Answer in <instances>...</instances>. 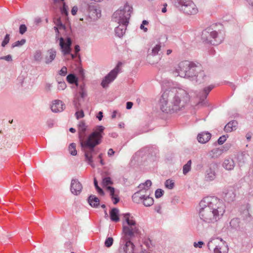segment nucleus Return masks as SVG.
<instances>
[{
  "label": "nucleus",
  "mask_w": 253,
  "mask_h": 253,
  "mask_svg": "<svg viewBox=\"0 0 253 253\" xmlns=\"http://www.w3.org/2000/svg\"><path fill=\"white\" fill-rule=\"evenodd\" d=\"M54 121L52 119H49L46 122V124L49 128H51L53 126Z\"/></svg>",
  "instance_id": "obj_60"
},
{
  "label": "nucleus",
  "mask_w": 253,
  "mask_h": 253,
  "mask_svg": "<svg viewBox=\"0 0 253 253\" xmlns=\"http://www.w3.org/2000/svg\"><path fill=\"white\" fill-rule=\"evenodd\" d=\"M53 21L54 24L56 25V26L53 28L55 32L59 31V30H66V26L62 23L60 17H54Z\"/></svg>",
  "instance_id": "obj_23"
},
{
  "label": "nucleus",
  "mask_w": 253,
  "mask_h": 253,
  "mask_svg": "<svg viewBox=\"0 0 253 253\" xmlns=\"http://www.w3.org/2000/svg\"><path fill=\"white\" fill-rule=\"evenodd\" d=\"M215 30L211 27L208 28L202 32V39L207 42L213 45H218L221 43L225 36L223 26L221 24H215Z\"/></svg>",
  "instance_id": "obj_4"
},
{
  "label": "nucleus",
  "mask_w": 253,
  "mask_h": 253,
  "mask_svg": "<svg viewBox=\"0 0 253 253\" xmlns=\"http://www.w3.org/2000/svg\"><path fill=\"white\" fill-rule=\"evenodd\" d=\"M224 147H221V148H218L213 149L211 150V152L212 153V157H218L221 155L224 152V151H226L228 150V148L227 147L226 149H224Z\"/></svg>",
  "instance_id": "obj_33"
},
{
  "label": "nucleus",
  "mask_w": 253,
  "mask_h": 253,
  "mask_svg": "<svg viewBox=\"0 0 253 253\" xmlns=\"http://www.w3.org/2000/svg\"><path fill=\"white\" fill-rule=\"evenodd\" d=\"M119 72V68L116 67L112 70L102 81L101 85L103 88L108 87V84L112 82L117 77Z\"/></svg>",
  "instance_id": "obj_9"
},
{
  "label": "nucleus",
  "mask_w": 253,
  "mask_h": 253,
  "mask_svg": "<svg viewBox=\"0 0 253 253\" xmlns=\"http://www.w3.org/2000/svg\"><path fill=\"white\" fill-rule=\"evenodd\" d=\"M216 168V166L215 164H211L206 170L205 179L207 181H211L215 179L216 176V173L215 171Z\"/></svg>",
  "instance_id": "obj_13"
},
{
  "label": "nucleus",
  "mask_w": 253,
  "mask_h": 253,
  "mask_svg": "<svg viewBox=\"0 0 253 253\" xmlns=\"http://www.w3.org/2000/svg\"><path fill=\"white\" fill-rule=\"evenodd\" d=\"M80 20L81 21H84V22L87 25H90L93 24V23L97 20V18L95 17H94L93 18H92V17H84V18H80Z\"/></svg>",
  "instance_id": "obj_37"
},
{
  "label": "nucleus",
  "mask_w": 253,
  "mask_h": 253,
  "mask_svg": "<svg viewBox=\"0 0 253 253\" xmlns=\"http://www.w3.org/2000/svg\"><path fill=\"white\" fill-rule=\"evenodd\" d=\"M81 99L79 98V96L77 94H76L74 99L73 100V105L76 111L81 110Z\"/></svg>",
  "instance_id": "obj_36"
},
{
  "label": "nucleus",
  "mask_w": 253,
  "mask_h": 253,
  "mask_svg": "<svg viewBox=\"0 0 253 253\" xmlns=\"http://www.w3.org/2000/svg\"><path fill=\"white\" fill-rule=\"evenodd\" d=\"M56 51L55 49L51 48L48 49L44 56V62L46 64H50L55 58Z\"/></svg>",
  "instance_id": "obj_17"
},
{
  "label": "nucleus",
  "mask_w": 253,
  "mask_h": 253,
  "mask_svg": "<svg viewBox=\"0 0 253 253\" xmlns=\"http://www.w3.org/2000/svg\"><path fill=\"white\" fill-rule=\"evenodd\" d=\"M34 58L35 61L40 62L42 59V53L40 50H36L34 54Z\"/></svg>",
  "instance_id": "obj_41"
},
{
  "label": "nucleus",
  "mask_w": 253,
  "mask_h": 253,
  "mask_svg": "<svg viewBox=\"0 0 253 253\" xmlns=\"http://www.w3.org/2000/svg\"><path fill=\"white\" fill-rule=\"evenodd\" d=\"M107 190L110 192V195L113 201V204H117L120 201L119 191H116L114 187L111 186L107 187Z\"/></svg>",
  "instance_id": "obj_19"
},
{
  "label": "nucleus",
  "mask_w": 253,
  "mask_h": 253,
  "mask_svg": "<svg viewBox=\"0 0 253 253\" xmlns=\"http://www.w3.org/2000/svg\"><path fill=\"white\" fill-rule=\"evenodd\" d=\"M178 2V3L181 5V6H183L185 4L188 2L191 4V6L193 7L194 6V3L193 2L192 0H177Z\"/></svg>",
  "instance_id": "obj_46"
},
{
  "label": "nucleus",
  "mask_w": 253,
  "mask_h": 253,
  "mask_svg": "<svg viewBox=\"0 0 253 253\" xmlns=\"http://www.w3.org/2000/svg\"><path fill=\"white\" fill-rule=\"evenodd\" d=\"M211 136V135L210 132H202L198 135L197 140L199 142L204 144L210 140Z\"/></svg>",
  "instance_id": "obj_20"
},
{
  "label": "nucleus",
  "mask_w": 253,
  "mask_h": 253,
  "mask_svg": "<svg viewBox=\"0 0 253 253\" xmlns=\"http://www.w3.org/2000/svg\"><path fill=\"white\" fill-rule=\"evenodd\" d=\"M235 166V163L234 160L230 158L225 159L223 164V167L228 170H232Z\"/></svg>",
  "instance_id": "obj_25"
},
{
  "label": "nucleus",
  "mask_w": 253,
  "mask_h": 253,
  "mask_svg": "<svg viewBox=\"0 0 253 253\" xmlns=\"http://www.w3.org/2000/svg\"><path fill=\"white\" fill-rule=\"evenodd\" d=\"M25 39H22L21 41H18L12 43L11 45V48H13L15 47H20L24 45L26 43Z\"/></svg>",
  "instance_id": "obj_44"
},
{
  "label": "nucleus",
  "mask_w": 253,
  "mask_h": 253,
  "mask_svg": "<svg viewBox=\"0 0 253 253\" xmlns=\"http://www.w3.org/2000/svg\"><path fill=\"white\" fill-rule=\"evenodd\" d=\"M203 245H204V242L202 241H199L198 243H196V242L194 243V246L195 248H201Z\"/></svg>",
  "instance_id": "obj_61"
},
{
  "label": "nucleus",
  "mask_w": 253,
  "mask_h": 253,
  "mask_svg": "<svg viewBox=\"0 0 253 253\" xmlns=\"http://www.w3.org/2000/svg\"><path fill=\"white\" fill-rule=\"evenodd\" d=\"M249 155L246 153H241L237 156L238 164L240 167L243 166L247 162Z\"/></svg>",
  "instance_id": "obj_22"
},
{
  "label": "nucleus",
  "mask_w": 253,
  "mask_h": 253,
  "mask_svg": "<svg viewBox=\"0 0 253 253\" xmlns=\"http://www.w3.org/2000/svg\"><path fill=\"white\" fill-rule=\"evenodd\" d=\"M142 202L145 207H150L153 204L154 200L152 198L149 197V195L145 194V197L143 199Z\"/></svg>",
  "instance_id": "obj_32"
},
{
  "label": "nucleus",
  "mask_w": 253,
  "mask_h": 253,
  "mask_svg": "<svg viewBox=\"0 0 253 253\" xmlns=\"http://www.w3.org/2000/svg\"><path fill=\"white\" fill-rule=\"evenodd\" d=\"M144 191L140 189L139 191L135 193L132 196V201L136 203H139L145 197Z\"/></svg>",
  "instance_id": "obj_21"
},
{
  "label": "nucleus",
  "mask_w": 253,
  "mask_h": 253,
  "mask_svg": "<svg viewBox=\"0 0 253 253\" xmlns=\"http://www.w3.org/2000/svg\"><path fill=\"white\" fill-rule=\"evenodd\" d=\"M251 214L249 213V210H246L243 211L242 213V217L246 220H249L251 218Z\"/></svg>",
  "instance_id": "obj_49"
},
{
  "label": "nucleus",
  "mask_w": 253,
  "mask_h": 253,
  "mask_svg": "<svg viewBox=\"0 0 253 253\" xmlns=\"http://www.w3.org/2000/svg\"><path fill=\"white\" fill-rule=\"evenodd\" d=\"M189 100L188 93L182 88L167 89L160 100L161 110L166 113L177 112L184 109Z\"/></svg>",
  "instance_id": "obj_3"
},
{
  "label": "nucleus",
  "mask_w": 253,
  "mask_h": 253,
  "mask_svg": "<svg viewBox=\"0 0 253 253\" xmlns=\"http://www.w3.org/2000/svg\"><path fill=\"white\" fill-rule=\"evenodd\" d=\"M103 112L102 111H99L96 116V118L99 120L101 121L103 118Z\"/></svg>",
  "instance_id": "obj_63"
},
{
  "label": "nucleus",
  "mask_w": 253,
  "mask_h": 253,
  "mask_svg": "<svg viewBox=\"0 0 253 253\" xmlns=\"http://www.w3.org/2000/svg\"><path fill=\"white\" fill-rule=\"evenodd\" d=\"M225 208L222 200L217 197H206L199 203V216L206 223H214L222 217Z\"/></svg>",
  "instance_id": "obj_2"
},
{
  "label": "nucleus",
  "mask_w": 253,
  "mask_h": 253,
  "mask_svg": "<svg viewBox=\"0 0 253 253\" xmlns=\"http://www.w3.org/2000/svg\"><path fill=\"white\" fill-rule=\"evenodd\" d=\"M223 194L224 200L228 203L234 201L235 199L236 194L233 188L225 190Z\"/></svg>",
  "instance_id": "obj_16"
},
{
  "label": "nucleus",
  "mask_w": 253,
  "mask_h": 253,
  "mask_svg": "<svg viewBox=\"0 0 253 253\" xmlns=\"http://www.w3.org/2000/svg\"><path fill=\"white\" fill-rule=\"evenodd\" d=\"M253 134L251 132H248L246 135V137L248 141L251 140Z\"/></svg>",
  "instance_id": "obj_64"
},
{
  "label": "nucleus",
  "mask_w": 253,
  "mask_h": 253,
  "mask_svg": "<svg viewBox=\"0 0 253 253\" xmlns=\"http://www.w3.org/2000/svg\"><path fill=\"white\" fill-rule=\"evenodd\" d=\"M134 247L133 243L130 240H128L126 242L123 249L126 253H133Z\"/></svg>",
  "instance_id": "obj_29"
},
{
  "label": "nucleus",
  "mask_w": 253,
  "mask_h": 253,
  "mask_svg": "<svg viewBox=\"0 0 253 253\" xmlns=\"http://www.w3.org/2000/svg\"><path fill=\"white\" fill-rule=\"evenodd\" d=\"M0 60H5L8 62H10L12 60V58L11 55L9 54L5 56L0 57Z\"/></svg>",
  "instance_id": "obj_58"
},
{
  "label": "nucleus",
  "mask_w": 253,
  "mask_h": 253,
  "mask_svg": "<svg viewBox=\"0 0 253 253\" xmlns=\"http://www.w3.org/2000/svg\"><path fill=\"white\" fill-rule=\"evenodd\" d=\"M240 220L238 218H233L230 222V226L234 229L237 230L240 228Z\"/></svg>",
  "instance_id": "obj_34"
},
{
  "label": "nucleus",
  "mask_w": 253,
  "mask_h": 253,
  "mask_svg": "<svg viewBox=\"0 0 253 253\" xmlns=\"http://www.w3.org/2000/svg\"><path fill=\"white\" fill-rule=\"evenodd\" d=\"M59 31L56 32V39L59 40V45L63 55L70 54L71 51L72 40L70 37H67L66 40L63 37L59 38Z\"/></svg>",
  "instance_id": "obj_7"
},
{
  "label": "nucleus",
  "mask_w": 253,
  "mask_h": 253,
  "mask_svg": "<svg viewBox=\"0 0 253 253\" xmlns=\"http://www.w3.org/2000/svg\"><path fill=\"white\" fill-rule=\"evenodd\" d=\"M228 250L227 246L224 244L222 246H216L213 249L214 253H227Z\"/></svg>",
  "instance_id": "obj_30"
},
{
  "label": "nucleus",
  "mask_w": 253,
  "mask_h": 253,
  "mask_svg": "<svg viewBox=\"0 0 253 253\" xmlns=\"http://www.w3.org/2000/svg\"><path fill=\"white\" fill-rule=\"evenodd\" d=\"M83 189L82 184L77 179H73L71 181L70 190L75 195H79Z\"/></svg>",
  "instance_id": "obj_11"
},
{
  "label": "nucleus",
  "mask_w": 253,
  "mask_h": 253,
  "mask_svg": "<svg viewBox=\"0 0 253 253\" xmlns=\"http://www.w3.org/2000/svg\"><path fill=\"white\" fill-rule=\"evenodd\" d=\"M207 78V77L205 75L204 72L201 69L194 78V80H195L196 83L200 84L203 83Z\"/></svg>",
  "instance_id": "obj_24"
},
{
  "label": "nucleus",
  "mask_w": 253,
  "mask_h": 253,
  "mask_svg": "<svg viewBox=\"0 0 253 253\" xmlns=\"http://www.w3.org/2000/svg\"><path fill=\"white\" fill-rule=\"evenodd\" d=\"M86 128L87 126L84 122H80L78 125L80 144L82 150L84 153L85 161L92 168H94L95 165L93 163L92 156L98 152L95 146L101 143L105 128L102 126H96L87 138L84 139V137Z\"/></svg>",
  "instance_id": "obj_1"
},
{
  "label": "nucleus",
  "mask_w": 253,
  "mask_h": 253,
  "mask_svg": "<svg viewBox=\"0 0 253 253\" xmlns=\"http://www.w3.org/2000/svg\"><path fill=\"white\" fill-rule=\"evenodd\" d=\"M113 184V182L110 177H105L103 178L102 185L103 187L107 188V187L109 186V185H112Z\"/></svg>",
  "instance_id": "obj_39"
},
{
  "label": "nucleus",
  "mask_w": 253,
  "mask_h": 253,
  "mask_svg": "<svg viewBox=\"0 0 253 253\" xmlns=\"http://www.w3.org/2000/svg\"><path fill=\"white\" fill-rule=\"evenodd\" d=\"M201 68V67L200 65H196V64L191 62V65L189 66V69H188V75H187L186 78L190 79L193 81L194 78L196 76L198 72L200 71Z\"/></svg>",
  "instance_id": "obj_14"
},
{
  "label": "nucleus",
  "mask_w": 253,
  "mask_h": 253,
  "mask_svg": "<svg viewBox=\"0 0 253 253\" xmlns=\"http://www.w3.org/2000/svg\"><path fill=\"white\" fill-rule=\"evenodd\" d=\"M129 20V17H114V20L119 24V26L115 29V34L119 38L123 36L126 32Z\"/></svg>",
  "instance_id": "obj_6"
},
{
  "label": "nucleus",
  "mask_w": 253,
  "mask_h": 253,
  "mask_svg": "<svg viewBox=\"0 0 253 253\" xmlns=\"http://www.w3.org/2000/svg\"><path fill=\"white\" fill-rule=\"evenodd\" d=\"M10 40V35L9 34H6L3 40L1 42V46L5 47L6 44H8Z\"/></svg>",
  "instance_id": "obj_50"
},
{
  "label": "nucleus",
  "mask_w": 253,
  "mask_h": 253,
  "mask_svg": "<svg viewBox=\"0 0 253 253\" xmlns=\"http://www.w3.org/2000/svg\"><path fill=\"white\" fill-rule=\"evenodd\" d=\"M191 65V62L188 61H183L180 62L177 67L173 72L174 76H180L182 78H186L188 75V69L189 66Z\"/></svg>",
  "instance_id": "obj_8"
},
{
  "label": "nucleus",
  "mask_w": 253,
  "mask_h": 253,
  "mask_svg": "<svg viewBox=\"0 0 253 253\" xmlns=\"http://www.w3.org/2000/svg\"><path fill=\"white\" fill-rule=\"evenodd\" d=\"M62 12L63 14H65L66 16H68V7L67 5L65 4V3L63 4V5Z\"/></svg>",
  "instance_id": "obj_59"
},
{
  "label": "nucleus",
  "mask_w": 253,
  "mask_h": 253,
  "mask_svg": "<svg viewBox=\"0 0 253 253\" xmlns=\"http://www.w3.org/2000/svg\"><path fill=\"white\" fill-rule=\"evenodd\" d=\"M132 13V7L128 4H125L123 7H121L116 10L114 14L116 16H130Z\"/></svg>",
  "instance_id": "obj_12"
},
{
  "label": "nucleus",
  "mask_w": 253,
  "mask_h": 253,
  "mask_svg": "<svg viewBox=\"0 0 253 253\" xmlns=\"http://www.w3.org/2000/svg\"><path fill=\"white\" fill-rule=\"evenodd\" d=\"M152 182L151 180H147L144 183L140 184L138 186L139 188L140 189H143L144 191V192H147L149 188L151 186Z\"/></svg>",
  "instance_id": "obj_35"
},
{
  "label": "nucleus",
  "mask_w": 253,
  "mask_h": 253,
  "mask_svg": "<svg viewBox=\"0 0 253 253\" xmlns=\"http://www.w3.org/2000/svg\"><path fill=\"white\" fill-rule=\"evenodd\" d=\"M66 87V84L64 82H58V89L59 90H64Z\"/></svg>",
  "instance_id": "obj_53"
},
{
  "label": "nucleus",
  "mask_w": 253,
  "mask_h": 253,
  "mask_svg": "<svg viewBox=\"0 0 253 253\" xmlns=\"http://www.w3.org/2000/svg\"><path fill=\"white\" fill-rule=\"evenodd\" d=\"M218 239H214L211 241H210L208 244V247L209 250H211V248H212L213 247V245L215 244L216 242L217 241Z\"/></svg>",
  "instance_id": "obj_57"
},
{
  "label": "nucleus",
  "mask_w": 253,
  "mask_h": 253,
  "mask_svg": "<svg viewBox=\"0 0 253 253\" xmlns=\"http://www.w3.org/2000/svg\"><path fill=\"white\" fill-rule=\"evenodd\" d=\"M119 210L117 208H113L110 212V215L111 220L114 222H118L120 220L119 217Z\"/></svg>",
  "instance_id": "obj_28"
},
{
  "label": "nucleus",
  "mask_w": 253,
  "mask_h": 253,
  "mask_svg": "<svg viewBox=\"0 0 253 253\" xmlns=\"http://www.w3.org/2000/svg\"><path fill=\"white\" fill-rule=\"evenodd\" d=\"M227 137L226 135H223L220 136L217 140V142L219 145L222 144L226 140Z\"/></svg>",
  "instance_id": "obj_55"
},
{
  "label": "nucleus",
  "mask_w": 253,
  "mask_h": 253,
  "mask_svg": "<svg viewBox=\"0 0 253 253\" xmlns=\"http://www.w3.org/2000/svg\"><path fill=\"white\" fill-rule=\"evenodd\" d=\"M238 125V122L233 120L229 122L225 126L224 130L226 132H230L236 130Z\"/></svg>",
  "instance_id": "obj_26"
},
{
  "label": "nucleus",
  "mask_w": 253,
  "mask_h": 253,
  "mask_svg": "<svg viewBox=\"0 0 253 253\" xmlns=\"http://www.w3.org/2000/svg\"><path fill=\"white\" fill-rule=\"evenodd\" d=\"M76 145L75 143H72L69 146V151L70 154L72 156H76L77 154V151L76 149Z\"/></svg>",
  "instance_id": "obj_42"
},
{
  "label": "nucleus",
  "mask_w": 253,
  "mask_h": 253,
  "mask_svg": "<svg viewBox=\"0 0 253 253\" xmlns=\"http://www.w3.org/2000/svg\"><path fill=\"white\" fill-rule=\"evenodd\" d=\"M67 73V69L65 66H63L59 71V74L62 76H65Z\"/></svg>",
  "instance_id": "obj_54"
},
{
  "label": "nucleus",
  "mask_w": 253,
  "mask_h": 253,
  "mask_svg": "<svg viewBox=\"0 0 253 253\" xmlns=\"http://www.w3.org/2000/svg\"><path fill=\"white\" fill-rule=\"evenodd\" d=\"M181 9L185 14L188 15H195L198 12V9L196 5L194 4V6L193 7L191 6V4L188 3V2L182 6Z\"/></svg>",
  "instance_id": "obj_18"
},
{
  "label": "nucleus",
  "mask_w": 253,
  "mask_h": 253,
  "mask_svg": "<svg viewBox=\"0 0 253 253\" xmlns=\"http://www.w3.org/2000/svg\"><path fill=\"white\" fill-rule=\"evenodd\" d=\"M165 185L166 188L169 189H172L174 186V182L173 180L168 179L166 181Z\"/></svg>",
  "instance_id": "obj_45"
},
{
  "label": "nucleus",
  "mask_w": 253,
  "mask_h": 253,
  "mask_svg": "<svg viewBox=\"0 0 253 253\" xmlns=\"http://www.w3.org/2000/svg\"><path fill=\"white\" fill-rule=\"evenodd\" d=\"M89 9L90 11H92L93 14H95L96 16L101 14V10L99 7L96 6H93L92 8L90 7Z\"/></svg>",
  "instance_id": "obj_48"
},
{
  "label": "nucleus",
  "mask_w": 253,
  "mask_h": 253,
  "mask_svg": "<svg viewBox=\"0 0 253 253\" xmlns=\"http://www.w3.org/2000/svg\"><path fill=\"white\" fill-rule=\"evenodd\" d=\"M124 217L128 225V226H123V232L125 234L129 237H131L134 234H138L139 229L136 225L135 221L132 219V217L130 218V214L129 213L125 214Z\"/></svg>",
  "instance_id": "obj_5"
},
{
  "label": "nucleus",
  "mask_w": 253,
  "mask_h": 253,
  "mask_svg": "<svg viewBox=\"0 0 253 253\" xmlns=\"http://www.w3.org/2000/svg\"><path fill=\"white\" fill-rule=\"evenodd\" d=\"M164 191L161 189H158L155 191V197L156 198L161 197L164 194Z\"/></svg>",
  "instance_id": "obj_52"
},
{
  "label": "nucleus",
  "mask_w": 253,
  "mask_h": 253,
  "mask_svg": "<svg viewBox=\"0 0 253 253\" xmlns=\"http://www.w3.org/2000/svg\"><path fill=\"white\" fill-rule=\"evenodd\" d=\"M113 242L114 239L112 237L107 238L104 243L105 247L110 248L113 245Z\"/></svg>",
  "instance_id": "obj_47"
},
{
  "label": "nucleus",
  "mask_w": 253,
  "mask_h": 253,
  "mask_svg": "<svg viewBox=\"0 0 253 253\" xmlns=\"http://www.w3.org/2000/svg\"><path fill=\"white\" fill-rule=\"evenodd\" d=\"M191 161L189 160L183 166V173L184 174H187L191 169Z\"/></svg>",
  "instance_id": "obj_43"
},
{
  "label": "nucleus",
  "mask_w": 253,
  "mask_h": 253,
  "mask_svg": "<svg viewBox=\"0 0 253 253\" xmlns=\"http://www.w3.org/2000/svg\"><path fill=\"white\" fill-rule=\"evenodd\" d=\"M161 46L160 44H156L151 50V52L149 53V56H156L159 54V52L160 51Z\"/></svg>",
  "instance_id": "obj_40"
},
{
  "label": "nucleus",
  "mask_w": 253,
  "mask_h": 253,
  "mask_svg": "<svg viewBox=\"0 0 253 253\" xmlns=\"http://www.w3.org/2000/svg\"><path fill=\"white\" fill-rule=\"evenodd\" d=\"M66 80L69 83L75 84L76 86H79L78 78L74 74H69L66 77Z\"/></svg>",
  "instance_id": "obj_31"
},
{
  "label": "nucleus",
  "mask_w": 253,
  "mask_h": 253,
  "mask_svg": "<svg viewBox=\"0 0 253 253\" xmlns=\"http://www.w3.org/2000/svg\"><path fill=\"white\" fill-rule=\"evenodd\" d=\"M78 10V8L77 6H73L71 10V14L73 15H76L77 14Z\"/></svg>",
  "instance_id": "obj_62"
},
{
  "label": "nucleus",
  "mask_w": 253,
  "mask_h": 253,
  "mask_svg": "<svg viewBox=\"0 0 253 253\" xmlns=\"http://www.w3.org/2000/svg\"><path fill=\"white\" fill-rule=\"evenodd\" d=\"M75 116L77 119H80L84 117V113L82 109L76 111Z\"/></svg>",
  "instance_id": "obj_51"
},
{
  "label": "nucleus",
  "mask_w": 253,
  "mask_h": 253,
  "mask_svg": "<svg viewBox=\"0 0 253 253\" xmlns=\"http://www.w3.org/2000/svg\"><path fill=\"white\" fill-rule=\"evenodd\" d=\"M65 108V105L60 100H55L51 106V109L53 112L58 113L62 112Z\"/></svg>",
  "instance_id": "obj_15"
},
{
  "label": "nucleus",
  "mask_w": 253,
  "mask_h": 253,
  "mask_svg": "<svg viewBox=\"0 0 253 253\" xmlns=\"http://www.w3.org/2000/svg\"><path fill=\"white\" fill-rule=\"evenodd\" d=\"M213 86L210 85V86L204 88V89L199 93L197 97L199 98V102L198 105H204L206 104L205 100L206 99L210 92L212 89Z\"/></svg>",
  "instance_id": "obj_10"
},
{
  "label": "nucleus",
  "mask_w": 253,
  "mask_h": 253,
  "mask_svg": "<svg viewBox=\"0 0 253 253\" xmlns=\"http://www.w3.org/2000/svg\"><path fill=\"white\" fill-rule=\"evenodd\" d=\"M89 204L94 208H97L99 205V200L95 196L91 195L88 198Z\"/></svg>",
  "instance_id": "obj_27"
},
{
  "label": "nucleus",
  "mask_w": 253,
  "mask_h": 253,
  "mask_svg": "<svg viewBox=\"0 0 253 253\" xmlns=\"http://www.w3.org/2000/svg\"><path fill=\"white\" fill-rule=\"evenodd\" d=\"M26 31H27V27L25 25L22 24L20 26L19 33L21 34H22V35L24 34L26 32Z\"/></svg>",
  "instance_id": "obj_56"
},
{
  "label": "nucleus",
  "mask_w": 253,
  "mask_h": 253,
  "mask_svg": "<svg viewBox=\"0 0 253 253\" xmlns=\"http://www.w3.org/2000/svg\"><path fill=\"white\" fill-rule=\"evenodd\" d=\"M78 95L81 97V98L84 99V98L87 95L86 90L84 88V84H81L79 86V94L77 93Z\"/></svg>",
  "instance_id": "obj_38"
}]
</instances>
